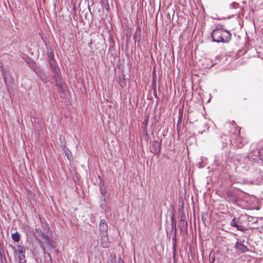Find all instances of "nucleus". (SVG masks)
Instances as JSON below:
<instances>
[{"label":"nucleus","mask_w":263,"mask_h":263,"mask_svg":"<svg viewBox=\"0 0 263 263\" xmlns=\"http://www.w3.org/2000/svg\"><path fill=\"white\" fill-rule=\"evenodd\" d=\"M175 240H176V234H175L174 237L173 238V241H175Z\"/></svg>","instance_id":"17"},{"label":"nucleus","mask_w":263,"mask_h":263,"mask_svg":"<svg viewBox=\"0 0 263 263\" xmlns=\"http://www.w3.org/2000/svg\"><path fill=\"white\" fill-rule=\"evenodd\" d=\"M102 246L104 248H107L108 247V243L107 242H105V243H102Z\"/></svg>","instance_id":"15"},{"label":"nucleus","mask_w":263,"mask_h":263,"mask_svg":"<svg viewBox=\"0 0 263 263\" xmlns=\"http://www.w3.org/2000/svg\"><path fill=\"white\" fill-rule=\"evenodd\" d=\"M48 59H49V61H51V60H54V59L53 58V54H52V53H48Z\"/></svg>","instance_id":"14"},{"label":"nucleus","mask_w":263,"mask_h":263,"mask_svg":"<svg viewBox=\"0 0 263 263\" xmlns=\"http://www.w3.org/2000/svg\"><path fill=\"white\" fill-rule=\"evenodd\" d=\"M49 64L53 73V77L56 81L57 85L59 88H62L63 80L61 78V73L55 60L54 59L49 61Z\"/></svg>","instance_id":"3"},{"label":"nucleus","mask_w":263,"mask_h":263,"mask_svg":"<svg viewBox=\"0 0 263 263\" xmlns=\"http://www.w3.org/2000/svg\"><path fill=\"white\" fill-rule=\"evenodd\" d=\"M235 248L236 250L241 253L245 252L248 250L247 247L239 241L235 243Z\"/></svg>","instance_id":"7"},{"label":"nucleus","mask_w":263,"mask_h":263,"mask_svg":"<svg viewBox=\"0 0 263 263\" xmlns=\"http://www.w3.org/2000/svg\"><path fill=\"white\" fill-rule=\"evenodd\" d=\"M213 41L217 43H228L231 38V33L221 28L214 30L212 32Z\"/></svg>","instance_id":"1"},{"label":"nucleus","mask_w":263,"mask_h":263,"mask_svg":"<svg viewBox=\"0 0 263 263\" xmlns=\"http://www.w3.org/2000/svg\"><path fill=\"white\" fill-rule=\"evenodd\" d=\"M239 7V4L236 2H233L230 6L231 9H237Z\"/></svg>","instance_id":"11"},{"label":"nucleus","mask_w":263,"mask_h":263,"mask_svg":"<svg viewBox=\"0 0 263 263\" xmlns=\"http://www.w3.org/2000/svg\"><path fill=\"white\" fill-rule=\"evenodd\" d=\"M42 228H43V231H44L46 232L49 233V228L48 227V225L47 223H42Z\"/></svg>","instance_id":"12"},{"label":"nucleus","mask_w":263,"mask_h":263,"mask_svg":"<svg viewBox=\"0 0 263 263\" xmlns=\"http://www.w3.org/2000/svg\"><path fill=\"white\" fill-rule=\"evenodd\" d=\"M237 134H238V137H237V139H236V142H237V143H240V145H237V146H238V147H241V146H242V145L243 144H242L241 145V144L242 143H243V142H242V141H241V139H242V138L239 136V134H240V130H238L237 131Z\"/></svg>","instance_id":"10"},{"label":"nucleus","mask_w":263,"mask_h":263,"mask_svg":"<svg viewBox=\"0 0 263 263\" xmlns=\"http://www.w3.org/2000/svg\"><path fill=\"white\" fill-rule=\"evenodd\" d=\"M258 155L260 159L263 160V147L258 150Z\"/></svg>","instance_id":"13"},{"label":"nucleus","mask_w":263,"mask_h":263,"mask_svg":"<svg viewBox=\"0 0 263 263\" xmlns=\"http://www.w3.org/2000/svg\"><path fill=\"white\" fill-rule=\"evenodd\" d=\"M214 260H215V257L214 256L212 258V260L211 261H210V263H214Z\"/></svg>","instance_id":"16"},{"label":"nucleus","mask_w":263,"mask_h":263,"mask_svg":"<svg viewBox=\"0 0 263 263\" xmlns=\"http://www.w3.org/2000/svg\"><path fill=\"white\" fill-rule=\"evenodd\" d=\"M160 151L161 143L157 141H154L151 148L152 152L154 154H157L160 152Z\"/></svg>","instance_id":"6"},{"label":"nucleus","mask_w":263,"mask_h":263,"mask_svg":"<svg viewBox=\"0 0 263 263\" xmlns=\"http://www.w3.org/2000/svg\"><path fill=\"white\" fill-rule=\"evenodd\" d=\"M100 230L101 232L106 233L108 230V226L105 220L101 219L100 222Z\"/></svg>","instance_id":"8"},{"label":"nucleus","mask_w":263,"mask_h":263,"mask_svg":"<svg viewBox=\"0 0 263 263\" xmlns=\"http://www.w3.org/2000/svg\"><path fill=\"white\" fill-rule=\"evenodd\" d=\"M48 256L50 257V259H51V256L49 253H48Z\"/></svg>","instance_id":"18"},{"label":"nucleus","mask_w":263,"mask_h":263,"mask_svg":"<svg viewBox=\"0 0 263 263\" xmlns=\"http://www.w3.org/2000/svg\"><path fill=\"white\" fill-rule=\"evenodd\" d=\"M26 252V248L23 246H18L17 247V253L18 257L20 263H24L25 260V253Z\"/></svg>","instance_id":"5"},{"label":"nucleus","mask_w":263,"mask_h":263,"mask_svg":"<svg viewBox=\"0 0 263 263\" xmlns=\"http://www.w3.org/2000/svg\"><path fill=\"white\" fill-rule=\"evenodd\" d=\"M54 251H55L56 253H58L59 251H58V250H55Z\"/></svg>","instance_id":"19"},{"label":"nucleus","mask_w":263,"mask_h":263,"mask_svg":"<svg viewBox=\"0 0 263 263\" xmlns=\"http://www.w3.org/2000/svg\"><path fill=\"white\" fill-rule=\"evenodd\" d=\"M13 249L15 251H16V249H15V247H13Z\"/></svg>","instance_id":"20"},{"label":"nucleus","mask_w":263,"mask_h":263,"mask_svg":"<svg viewBox=\"0 0 263 263\" xmlns=\"http://www.w3.org/2000/svg\"><path fill=\"white\" fill-rule=\"evenodd\" d=\"M35 237L40 242V247L45 251V248L43 243H45L48 247H53L51 243V240L49 236V233L42 231L40 228H36L35 229Z\"/></svg>","instance_id":"2"},{"label":"nucleus","mask_w":263,"mask_h":263,"mask_svg":"<svg viewBox=\"0 0 263 263\" xmlns=\"http://www.w3.org/2000/svg\"><path fill=\"white\" fill-rule=\"evenodd\" d=\"M12 238L15 242H18L20 239V234L18 232H15L12 235Z\"/></svg>","instance_id":"9"},{"label":"nucleus","mask_w":263,"mask_h":263,"mask_svg":"<svg viewBox=\"0 0 263 263\" xmlns=\"http://www.w3.org/2000/svg\"><path fill=\"white\" fill-rule=\"evenodd\" d=\"M230 225L232 227H235L237 230L245 232L246 228L242 225L238 219H236V218H234L230 222Z\"/></svg>","instance_id":"4"}]
</instances>
